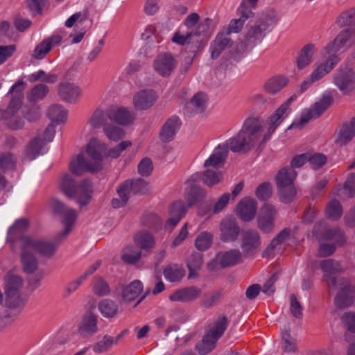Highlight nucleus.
Listing matches in <instances>:
<instances>
[{
	"mask_svg": "<svg viewBox=\"0 0 355 355\" xmlns=\"http://www.w3.org/2000/svg\"><path fill=\"white\" fill-rule=\"evenodd\" d=\"M263 121L259 118L247 119L241 130L234 137L229 139L225 144L227 148L239 154H245L259 144L261 149L266 143L262 144L265 134H263Z\"/></svg>",
	"mask_w": 355,
	"mask_h": 355,
	"instance_id": "nucleus-1",
	"label": "nucleus"
},
{
	"mask_svg": "<svg viewBox=\"0 0 355 355\" xmlns=\"http://www.w3.org/2000/svg\"><path fill=\"white\" fill-rule=\"evenodd\" d=\"M60 187L65 196L75 199L80 207L87 206L92 200L93 186L89 180L85 179L77 184L71 175L65 173L61 178Z\"/></svg>",
	"mask_w": 355,
	"mask_h": 355,
	"instance_id": "nucleus-2",
	"label": "nucleus"
},
{
	"mask_svg": "<svg viewBox=\"0 0 355 355\" xmlns=\"http://www.w3.org/2000/svg\"><path fill=\"white\" fill-rule=\"evenodd\" d=\"M297 172L292 167L285 166L280 169L275 177L278 194L281 202L285 204L291 202L295 198L297 189L294 180Z\"/></svg>",
	"mask_w": 355,
	"mask_h": 355,
	"instance_id": "nucleus-3",
	"label": "nucleus"
},
{
	"mask_svg": "<svg viewBox=\"0 0 355 355\" xmlns=\"http://www.w3.org/2000/svg\"><path fill=\"white\" fill-rule=\"evenodd\" d=\"M334 103V98L329 94H324L320 100L314 103L309 109H305L299 121H293L288 129L302 130L311 119L321 116Z\"/></svg>",
	"mask_w": 355,
	"mask_h": 355,
	"instance_id": "nucleus-4",
	"label": "nucleus"
},
{
	"mask_svg": "<svg viewBox=\"0 0 355 355\" xmlns=\"http://www.w3.org/2000/svg\"><path fill=\"white\" fill-rule=\"evenodd\" d=\"M329 288L330 291L338 289L334 300L337 308H347L353 304L355 298V288L348 279L345 277L331 279Z\"/></svg>",
	"mask_w": 355,
	"mask_h": 355,
	"instance_id": "nucleus-5",
	"label": "nucleus"
},
{
	"mask_svg": "<svg viewBox=\"0 0 355 355\" xmlns=\"http://www.w3.org/2000/svg\"><path fill=\"white\" fill-rule=\"evenodd\" d=\"M5 305L9 308L15 309L22 304L21 291L24 286L23 279L9 272L5 276Z\"/></svg>",
	"mask_w": 355,
	"mask_h": 355,
	"instance_id": "nucleus-6",
	"label": "nucleus"
},
{
	"mask_svg": "<svg viewBox=\"0 0 355 355\" xmlns=\"http://www.w3.org/2000/svg\"><path fill=\"white\" fill-rule=\"evenodd\" d=\"M211 24L212 19L209 17H206L201 22L198 23L195 31H184L179 30L174 33L171 40L173 42L180 45L187 44L189 46L191 43H195L198 46L200 42L198 37L209 32Z\"/></svg>",
	"mask_w": 355,
	"mask_h": 355,
	"instance_id": "nucleus-7",
	"label": "nucleus"
},
{
	"mask_svg": "<svg viewBox=\"0 0 355 355\" xmlns=\"http://www.w3.org/2000/svg\"><path fill=\"white\" fill-rule=\"evenodd\" d=\"M296 97L295 95L291 96L284 103L278 107L275 112L268 118L266 123V132L265 133L262 144L266 143L270 139L276 128L287 117L291 112L290 104Z\"/></svg>",
	"mask_w": 355,
	"mask_h": 355,
	"instance_id": "nucleus-8",
	"label": "nucleus"
},
{
	"mask_svg": "<svg viewBox=\"0 0 355 355\" xmlns=\"http://www.w3.org/2000/svg\"><path fill=\"white\" fill-rule=\"evenodd\" d=\"M275 15L272 14L262 15L257 24L252 26L247 33L246 40L254 44L261 40L267 32L272 30L277 23Z\"/></svg>",
	"mask_w": 355,
	"mask_h": 355,
	"instance_id": "nucleus-9",
	"label": "nucleus"
},
{
	"mask_svg": "<svg viewBox=\"0 0 355 355\" xmlns=\"http://www.w3.org/2000/svg\"><path fill=\"white\" fill-rule=\"evenodd\" d=\"M20 248H28L44 257H51L55 253L57 245L42 239L24 235L20 237Z\"/></svg>",
	"mask_w": 355,
	"mask_h": 355,
	"instance_id": "nucleus-10",
	"label": "nucleus"
},
{
	"mask_svg": "<svg viewBox=\"0 0 355 355\" xmlns=\"http://www.w3.org/2000/svg\"><path fill=\"white\" fill-rule=\"evenodd\" d=\"M334 83L343 94H349L355 89V74L352 69H339L334 74Z\"/></svg>",
	"mask_w": 355,
	"mask_h": 355,
	"instance_id": "nucleus-11",
	"label": "nucleus"
},
{
	"mask_svg": "<svg viewBox=\"0 0 355 355\" xmlns=\"http://www.w3.org/2000/svg\"><path fill=\"white\" fill-rule=\"evenodd\" d=\"M261 246V238L258 231L248 229L243 232L241 236V245L244 256H252L257 253Z\"/></svg>",
	"mask_w": 355,
	"mask_h": 355,
	"instance_id": "nucleus-12",
	"label": "nucleus"
},
{
	"mask_svg": "<svg viewBox=\"0 0 355 355\" xmlns=\"http://www.w3.org/2000/svg\"><path fill=\"white\" fill-rule=\"evenodd\" d=\"M106 144L97 139H92L87 144L86 152L89 158L92 168L98 172L103 168L102 153L106 149Z\"/></svg>",
	"mask_w": 355,
	"mask_h": 355,
	"instance_id": "nucleus-13",
	"label": "nucleus"
},
{
	"mask_svg": "<svg viewBox=\"0 0 355 355\" xmlns=\"http://www.w3.org/2000/svg\"><path fill=\"white\" fill-rule=\"evenodd\" d=\"M220 239L223 242H233L237 240L241 233V227L233 217H225L220 223Z\"/></svg>",
	"mask_w": 355,
	"mask_h": 355,
	"instance_id": "nucleus-14",
	"label": "nucleus"
},
{
	"mask_svg": "<svg viewBox=\"0 0 355 355\" xmlns=\"http://www.w3.org/2000/svg\"><path fill=\"white\" fill-rule=\"evenodd\" d=\"M257 208L258 204L255 199L245 197L238 202L235 213L242 221L250 222L255 218Z\"/></svg>",
	"mask_w": 355,
	"mask_h": 355,
	"instance_id": "nucleus-15",
	"label": "nucleus"
},
{
	"mask_svg": "<svg viewBox=\"0 0 355 355\" xmlns=\"http://www.w3.org/2000/svg\"><path fill=\"white\" fill-rule=\"evenodd\" d=\"M177 65L175 58L169 53L159 54L153 62L155 71L162 77H168Z\"/></svg>",
	"mask_w": 355,
	"mask_h": 355,
	"instance_id": "nucleus-16",
	"label": "nucleus"
},
{
	"mask_svg": "<svg viewBox=\"0 0 355 355\" xmlns=\"http://www.w3.org/2000/svg\"><path fill=\"white\" fill-rule=\"evenodd\" d=\"M233 44L234 42L230 37V34L223 28L221 29L211 43L209 49L211 58L213 60L217 59L223 51L232 47Z\"/></svg>",
	"mask_w": 355,
	"mask_h": 355,
	"instance_id": "nucleus-17",
	"label": "nucleus"
},
{
	"mask_svg": "<svg viewBox=\"0 0 355 355\" xmlns=\"http://www.w3.org/2000/svg\"><path fill=\"white\" fill-rule=\"evenodd\" d=\"M110 121L120 125H129L135 119V114L124 107H109Z\"/></svg>",
	"mask_w": 355,
	"mask_h": 355,
	"instance_id": "nucleus-18",
	"label": "nucleus"
},
{
	"mask_svg": "<svg viewBox=\"0 0 355 355\" xmlns=\"http://www.w3.org/2000/svg\"><path fill=\"white\" fill-rule=\"evenodd\" d=\"M58 94L64 101L75 103L80 97L81 89L72 83L63 82L58 85Z\"/></svg>",
	"mask_w": 355,
	"mask_h": 355,
	"instance_id": "nucleus-19",
	"label": "nucleus"
},
{
	"mask_svg": "<svg viewBox=\"0 0 355 355\" xmlns=\"http://www.w3.org/2000/svg\"><path fill=\"white\" fill-rule=\"evenodd\" d=\"M207 98L205 93L196 94L184 105V112L187 116H193L203 112L207 107Z\"/></svg>",
	"mask_w": 355,
	"mask_h": 355,
	"instance_id": "nucleus-20",
	"label": "nucleus"
},
{
	"mask_svg": "<svg viewBox=\"0 0 355 355\" xmlns=\"http://www.w3.org/2000/svg\"><path fill=\"white\" fill-rule=\"evenodd\" d=\"M157 101V96L152 89H143L137 92L132 98L137 110H145L151 107Z\"/></svg>",
	"mask_w": 355,
	"mask_h": 355,
	"instance_id": "nucleus-21",
	"label": "nucleus"
},
{
	"mask_svg": "<svg viewBox=\"0 0 355 355\" xmlns=\"http://www.w3.org/2000/svg\"><path fill=\"white\" fill-rule=\"evenodd\" d=\"M201 294L200 288L191 286L177 290L170 295L169 299L174 302H191L198 300Z\"/></svg>",
	"mask_w": 355,
	"mask_h": 355,
	"instance_id": "nucleus-22",
	"label": "nucleus"
},
{
	"mask_svg": "<svg viewBox=\"0 0 355 355\" xmlns=\"http://www.w3.org/2000/svg\"><path fill=\"white\" fill-rule=\"evenodd\" d=\"M339 61L338 57L336 54L329 55L326 62L322 63H315L313 66V71L311 74L312 81H318L329 73Z\"/></svg>",
	"mask_w": 355,
	"mask_h": 355,
	"instance_id": "nucleus-23",
	"label": "nucleus"
},
{
	"mask_svg": "<svg viewBox=\"0 0 355 355\" xmlns=\"http://www.w3.org/2000/svg\"><path fill=\"white\" fill-rule=\"evenodd\" d=\"M181 125L180 119L178 116H172L168 119L162 126L159 137L164 143L172 141L179 130Z\"/></svg>",
	"mask_w": 355,
	"mask_h": 355,
	"instance_id": "nucleus-24",
	"label": "nucleus"
},
{
	"mask_svg": "<svg viewBox=\"0 0 355 355\" xmlns=\"http://www.w3.org/2000/svg\"><path fill=\"white\" fill-rule=\"evenodd\" d=\"M21 263L23 271L26 274H33L39 268V261L34 253L28 248H21Z\"/></svg>",
	"mask_w": 355,
	"mask_h": 355,
	"instance_id": "nucleus-25",
	"label": "nucleus"
},
{
	"mask_svg": "<svg viewBox=\"0 0 355 355\" xmlns=\"http://www.w3.org/2000/svg\"><path fill=\"white\" fill-rule=\"evenodd\" d=\"M120 187L128 196L130 193L146 194L150 191L148 183L141 178L127 180L121 184Z\"/></svg>",
	"mask_w": 355,
	"mask_h": 355,
	"instance_id": "nucleus-26",
	"label": "nucleus"
},
{
	"mask_svg": "<svg viewBox=\"0 0 355 355\" xmlns=\"http://www.w3.org/2000/svg\"><path fill=\"white\" fill-rule=\"evenodd\" d=\"M70 171L76 175L80 176L86 172L95 173L96 169L92 168V165L83 154H79L73 157L69 164Z\"/></svg>",
	"mask_w": 355,
	"mask_h": 355,
	"instance_id": "nucleus-27",
	"label": "nucleus"
},
{
	"mask_svg": "<svg viewBox=\"0 0 355 355\" xmlns=\"http://www.w3.org/2000/svg\"><path fill=\"white\" fill-rule=\"evenodd\" d=\"M217 260L223 268L238 264L242 261V254L237 249L220 251L217 254Z\"/></svg>",
	"mask_w": 355,
	"mask_h": 355,
	"instance_id": "nucleus-28",
	"label": "nucleus"
},
{
	"mask_svg": "<svg viewBox=\"0 0 355 355\" xmlns=\"http://www.w3.org/2000/svg\"><path fill=\"white\" fill-rule=\"evenodd\" d=\"M228 154L227 145L222 144L218 145L214 150L211 155L205 162V167L213 166L218 168L222 166Z\"/></svg>",
	"mask_w": 355,
	"mask_h": 355,
	"instance_id": "nucleus-29",
	"label": "nucleus"
},
{
	"mask_svg": "<svg viewBox=\"0 0 355 355\" xmlns=\"http://www.w3.org/2000/svg\"><path fill=\"white\" fill-rule=\"evenodd\" d=\"M320 267L324 272L323 278L327 282L328 287L329 286L331 279H339L340 277L333 276V275L340 272L343 270L338 261L331 259L322 260L320 262Z\"/></svg>",
	"mask_w": 355,
	"mask_h": 355,
	"instance_id": "nucleus-30",
	"label": "nucleus"
},
{
	"mask_svg": "<svg viewBox=\"0 0 355 355\" xmlns=\"http://www.w3.org/2000/svg\"><path fill=\"white\" fill-rule=\"evenodd\" d=\"M187 211L184 202L177 201L173 203L169 211V218L166 221V227H174L184 216Z\"/></svg>",
	"mask_w": 355,
	"mask_h": 355,
	"instance_id": "nucleus-31",
	"label": "nucleus"
},
{
	"mask_svg": "<svg viewBox=\"0 0 355 355\" xmlns=\"http://www.w3.org/2000/svg\"><path fill=\"white\" fill-rule=\"evenodd\" d=\"M203 262V254L202 253L193 252L188 257L187 260V266L189 270V279H193L198 277V272L201 269Z\"/></svg>",
	"mask_w": 355,
	"mask_h": 355,
	"instance_id": "nucleus-32",
	"label": "nucleus"
},
{
	"mask_svg": "<svg viewBox=\"0 0 355 355\" xmlns=\"http://www.w3.org/2000/svg\"><path fill=\"white\" fill-rule=\"evenodd\" d=\"M108 119L110 120V115L109 114V107L106 110L103 108L96 109L91 116L88 119V123L90 126L94 129L104 128L107 125Z\"/></svg>",
	"mask_w": 355,
	"mask_h": 355,
	"instance_id": "nucleus-33",
	"label": "nucleus"
},
{
	"mask_svg": "<svg viewBox=\"0 0 355 355\" xmlns=\"http://www.w3.org/2000/svg\"><path fill=\"white\" fill-rule=\"evenodd\" d=\"M97 329L96 316L92 313H88L82 321L78 333L82 337L87 338L96 332Z\"/></svg>",
	"mask_w": 355,
	"mask_h": 355,
	"instance_id": "nucleus-34",
	"label": "nucleus"
},
{
	"mask_svg": "<svg viewBox=\"0 0 355 355\" xmlns=\"http://www.w3.org/2000/svg\"><path fill=\"white\" fill-rule=\"evenodd\" d=\"M315 51V44L311 43L305 44L300 51L297 58L296 62L297 68L302 69L309 66L312 62Z\"/></svg>",
	"mask_w": 355,
	"mask_h": 355,
	"instance_id": "nucleus-35",
	"label": "nucleus"
},
{
	"mask_svg": "<svg viewBox=\"0 0 355 355\" xmlns=\"http://www.w3.org/2000/svg\"><path fill=\"white\" fill-rule=\"evenodd\" d=\"M355 136V117L348 123H345L338 133L336 143L340 146H345Z\"/></svg>",
	"mask_w": 355,
	"mask_h": 355,
	"instance_id": "nucleus-36",
	"label": "nucleus"
},
{
	"mask_svg": "<svg viewBox=\"0 0 355 355\" xmlns=\"http://www.w3.org/2000/svg\"><path fill=\"white\" fill-rule=\"evenodd\" d=\"M352 35V32L349 29L341 31L334 40L325 47L327 54H335L341 48L346 45Z\"/></svg>",
	"mask_w": 355,
	"mask_h": 355,
	"instance_id": "nucleus-37",
	"label": "nucleus"
},
{
	"mask_svg": "<svg viewBox=\"0 0 355 355\" xmlns=\"http://www.w3.org/2000/svg\"><path fill=\"white\" fill-rule=\"evenodd\" d=\"M291 232L290 228H284L280 231L279 234L271 240L266 248L263 250L262 253L263 257H269L272 254L275 248L284 243L289 238Z\"/></svg>",
	"mask_w": 355,
	"mask_h": 355,
	"instance_id": "nucleus-38",
	"label": "nucleus"
},
{
	"mask_svg": "<svg viewBox=\"0 0 355 355\" xmlns=\"http://www.w3.org/2000/svg\"><path fill=\"white\" fill-rule=\"evenodd\" d=\"M143 291V285L139 280H135L125 286L122 291V297L125 302L135 300Z\"/></svg>",
	"mask_w": 355,
	"mask_h": 355,
	"instance_id": "nucleus-39",
	"label": "nucleus"
},
{
	"mask_svg": "<svg viewBox=\"0 0 355 355\" xmlns=\"http://www.w3.org/2000/svg\"><path fill=\"white\" fill-rule=\"evenodd\" d=\"M165 279L170 282H178L185 275V270L182 266L169 264L163 270Z\"/></svg>",
	"mask_w": 355,
	"mask_h": 355,
	"instance_id": "nucleus-40",
	"label": "nucleus"
},
{
	"mask_svg": "<svg viewBox=\"0 0 355 355\" xmlns=\"http://www.w3.org/2000/svg\"><path fill=\"white\" fill-rule=\"evenodd\" d=\"M49 87L43 83L35 85L26 94V98L29 103H37L42 101L49 93Z\"/></svg>",
	"mask_w": 355,
	"mask_h": 355,
	"instance_id": "nucleus-41",
	"label": "nucleus"
},
{
	"mask_svg": "<svg viewBox=\"0 0 355 355\" xmlns=\"http://www.w3.org/2000/svg\"><path fill=\"white\" fill-rule=\"evenodd\" d=\"M288 78L284 76H273L269 78L263 85L264 90L271 94L281 91L288 83Z\"/></svg>",
	"mask_w": 355,
	"mask_h": 355,
	"instance_id": "nucleus-42",
	"label": "nucleus"
},
{
	"mask_svg": "<svg viewBox=\"0 0 355 355\" xmlns=\"http://www.w3.org/2000/svg\"><path fill=\"white\" fill-rule=\"evenodd\" d=\"M67 110L59 104H53L47 109V116L57 123H64L67 119Z\"/></svg>",
	"mask_w": 355,
	"mask_h": 355,
	"instance_id": "nucleus-43",
	"label": "nucleus"
},
{
	"mask_svg": "<svg viewBox=\"0 0 355 355\" xmlns=\"http://www.w3.org/2000/svg\"><path fill=\"white\" fill-rule=\"evenodd\" d=\"M59 216L62 218V223L65 225L61 235L67 236L71 232L77 218V213L75 209L68 207Z\"/></svg>",
	"mask_w": 355,
	"mask_h": 355,
	"instance_id": "nucleus-44",
	"label": "nucleus"
},
{
	"mask_svg": "<svg viewBox=\"0 0 355 355\" xmlns=\"http://www.w3.org/2000/svg\"><path fill=\"white\" fill-rule=\"evenodd\" d=\"M228 324L229 320L227 317L225 315L220 317L213 322L207 334L218 340V339L222 336L226 330Z\"/></svg>",
	"mask_w": 355,
	"mask_h": 355,
	"instance_id": "nucleus-45",
	"label": "nucleus"
},
{
	"mask_svg": "<svg viewBox=\"0 0 355 355\" xmlns=\"http://www.w3.org/2000/svg\"><path fill=\"white\" fill-rule=\"evenodd\" d=\"M135 241L137 247L145 250H150L155 247L153 236L147 232H141L135 236Z\"/></svg>",
	"mask_w": 355,
	"mask_h": 355,
	"instance_id": "nucleus-46",
	"label": "nucleus"
},
{
	"mask_svg": "<svg viewBox=\"0 0 355 355\" xmlns=\"http://www.w3.org/2000/svg\"><path fill=\"white\" fill-rule=\"evenodd\" d=\"M217 340L207 334L202 339L196 343V349L200 355H206L211 352L216 347Z\"/></svg>",
	"mask_w": 355,
	"mask_h": 355,
	"instance_id": "nucleus-47",
	"label": "nucleus"
},
{
	"mask_svg": "<svg viewBox=\"0 0 355 355\" xmlns=\"http://www.w3.org/2000/svg\"><path fill=\"white\" fill-rule=\"evenodd\" d=\"M141 256V252L134 245H127L121 252L122 260L128 264L137 262Z\"/></svg>",
	"mask_w": 355,
	"mask_h": 355,
	"instance_id": "nucleus-48",
	"label": "nucleus"
},
{
	"mask_svg": "<svg viewBox=\"0 0 355 355\" xmlns=\"http://www.w3.org/2000/svg\"><path fill=\"white\" fill-rule=\"evenodd\" d=\"M98 309L104 317L113 318L118 312V305L114 301L105 299L99 302Z\"/></svg>",
	"mask_w": 355,
	"mask_h": 355,
	"instance_id": "nucleus-49",
	"label": "nucleus"
},
{
	"mask_svg": "<svg viewBox=\"0 0 355 355\" xmlns=\"http://www.w3.org/2000/svg\"><path fill=\"white\" fill-rule=\"evenodd\" d=\"M323 241H334L338 245H343L346 239L339 227L327 228L322 235Z\"/></svg>",
	"mask_w": 355,
	"mask_h": 355,
	"instance_id": "nucleus-50",
	"label": "nucleus"
},
{
	"mask_svg": "<svg viewBox=\"0 0 355 355\" xmlns=\"http://www.w3.org/2000/svg\"><path fill=\"white\" fill-rule=\"evenodd\" d=\"M326 216L331 220H338L343 214V209L340 203L337 200H331L327 206Z\"/></svg>",
	"mask_w": 355,
	"mask_h": 355,
	"instance_id": "nucleus-51",
	"label": "nucleus"
},
{
	"mask_svg": "<svg viewBox=\"0 0 355 355\" xmlns=\"http://www.w3.org/2000/svg\"><path fill=\"white\" fill-rule=\"evenodd\" d=\"M196 176L199 177L203 183L208 187L218 184L222 178L220 173L211 169L206 170L202 174H196Z\"/></svg>",
	"mask_w": 355,
	"mask_h": 355,
	"instance_id": "nucleus-52",
	"label": "nucleus"
},
{
	"mask_svg": "<svg viewBox=\"0 0 355 355\" xmlns=\"http://www.w3.org/2000/svg\"><path fill=\"white\" fill-rule=\"evenodd\" d=\"M103 131L107 138L110 141H117L125 137L123 129L111 123L105 126Z\"/></svg>",
	"mask_w": 355,
	"mask_h": 355,
	"instance_id": "nucleus-53",
	"label": "nucleus"
},
{
	"mask_svg": "<svg viewBox=\"0 0 355 355\" xmlns=\"http://www.w3.org/2000/svg\"><path fill=\"white\" fill-rule=\"evenodd\" d=\"M24 117L30 122L37 120L40 115V107L36 103H29L23 110Z\"/></svg>",
	"mask_w": 355,
	"mask_h": 355,
	"instance_id": "nucleus-54",
	"label": "nucleus"
},
{
	"mask_svg": "<svg viewBox=\"0 0 355 355\" xmlns=\"http://www.w3.org/2000/svg\"><path fill=\"white\" fill-rule=\"evenodd\" d=\"M205 191L196 185L191 186L187 197L189 206L191 207L200 202L205 198Z\"/></svg>",
	"mask_w": 355,
	"mask_h": 355,
	"instance_id": "nucleus-55",
	"label": "nucleus"
},
{
	"mask_svg": "<svg viewBox=\"0 0 355 355\" xmlns=\"http://www.w3.org/2000/svg\"><path fill=\"white\" fill-rule=\"evenodd\" d=\"M222 295V291H214L205 295L200 302V306L207 309L216 306L219 302Z\"/></svg>",
	"mask_w": 355,
	"mask_h": 355,
	"instance_id": "nucleus-56",
	"label": "nucleus"
},
{
	"mask_svg": "<svg viewBox=\"0 0 355 355\" xmlns=\"http://www.w3.org/2000/svg\"><path fill=\"white\" fill-rule=\"evenodd\" d=\"M213 241V235L208 232H202L195 241L198 250L204 251L209 249Z\"/></svg>",
	"mask_w": 355,
	"mask_h": 355,
	"instance_id": "nucleus-57",
	"label": "nucleus"
},
{
	"mask_svg": "<svg viewBox=\"0 0 355 355\" xmlns=\"http://www.w3.org/2000/svg\"><path fill=\"white\" fill-rule=\"evenodd\" d=\"M44 146L42 139L35 138L30 141L26 149V155L30 159H33L37 156Z\"/></svg>",
	"mask_w": 355,
	"mask_h": 355,
	"instance_id": "nucleus-58",
	"label": "nucleus"
},
{
	"mask_svg": "<svg viewBox=\"0 0 355 355\" xmlns=\"http://www.w3.org/2000/svg\"><path fill=\"white\" fill-rule=\"evenodd\" d=\"M114 343V338L105 335L102 340L96 343L93 347L92 349L94 353L101 354L107 352Z\"/></svg>",
	"mask_w": 355,
	"mask_h": 355,
	"instance_id": "nucleus-59",
	"label": "nucleus"
},
{
	"mask_svg": "<svg viewBox=\"0 0 355 355\" xmlns=\"http://www.w3.org/2000/svg\"><path fill=\"white\" fill-rule=\"evenodd\" d=\"M257 197L262 201L268 200L272 195V187L270 182L260 184L255 191Z\"/></svg>",
	"mask_w": 355,
	"mask_h": 355,
	"instance_id": "nucleus-60",
	"label": "nucleus"
},
{
	"mask_svg": "<svg viewBox=\"0 0 355 355\" xmlns=\"http://www.w3.org/2000/svg\"><path fill=\"white\" fill-rule=\"evenodd\" d=\"M92 289L94 294L99 297L107 295L110 293L107 282L101 277H97L94 279Z\"/></svg>",
	"mask_w": 355,
	"mask_h": 355,
	"instance_id": "nucleus-61",
	"label": "nucleus"
},
{
	"mask_svg": "<svg viewBox=\"0 0 355 355\" xmlns=\"http://www.w3.org/2000/svg\"><path fill=\"white\" fill-rule=\"evenodd\" d=\"M89 18V12L87 10H83V12H78L71 15L66 21L65 26L68 28L72 27L76 23H77L76 26H79V25H82L85 21H86Z\"/></svg>",
	"mask_w": 355,
	"mask_h": 355,
	"instance_id": "nucleus-62",
	"label": "nucleus"
},
{
	"mask_svg": "<svg viewBox=\"0 0 355 355\" xmlns=\"http://www.w3.org/2000/svg\"><path fill=\"white\" fill-rule=\"evenodd\" d=\"M336 23L341 27L346 26H354L355 12L352 10L343 12L338 17Z\"/></svg>",
	"mask_w": 355,
	"mask_h": 355,
	"instance_id": "nucleus-63",
	"label": "nucleus"
},
{
	"mask_svg": "<svg viewBox=\"0 0 355 355\" xmlns=\"http://www.w3.org/2000/svg\"><path fill=\"white\" fill-rule=\"evenodd\" d=\"M343 191L347 198L355 196V173H352L349 175L344 184Z\"/></svg>",
	"mask_w": 355,
	"mask_h": 355,
	"instance_id": "nucleus-64",
	"label": "nucleus"
}]
</instances>
